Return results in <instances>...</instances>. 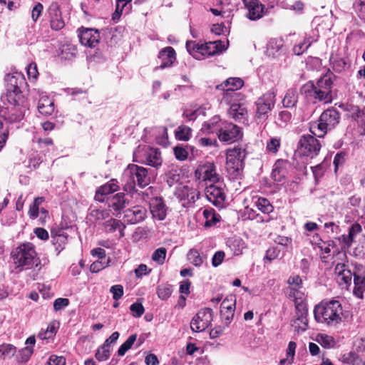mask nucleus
<instances>
[{"mask_svg":"<svg viewBox=\"0 0 365 365\" xmlns=\"http://www.w3.org/2000/svg\"><path fill=\"white\" fill-rule=\"evenodd\" d=\"M333 81L330 75L321 77L314 83L309 81L301 88V93L305 98L314 103L323 101L325 103L332 101L331 88Z\"/></svg>","mask_w":365,"mask_h":365,"instance_id":"nucleus-1","label":"nucleus"},{"mask_svg":"<svg viewBox=\"0 0 365 365\" xmlns=\"http://www.w3.org/2000/svg\"><path fill=\"white\" fill-rule=\"evenodd\" d=\"M314 315L317 322L334 327L342 321V306L338 300L322 301L315 306Z\"/></svg>","mask_w":365,"mask_h":365,"instance_id":"nucleus-2","label":"nucleus"},{"mask_svg":"<svg viewBox=\"0 0 365 365\" xmlns=\"http://www.w3.org/2000/svg\"><path fill=\"white\" fill-rule=\"evenodd\" d=\"M16 91L19 92V89L15 86L13 93H9L8 95L10 105L0 109V117L9 124L20 123L24 119L26 110V106L19 103L20 94H15Z\"/></svg>","mask_w":365,"mask_h":365,"instance_id":"nucleus-3","label":"nucleus"},{"mask_svg":"<svg viewBox=\"0 0 365 365\" xmlns=\"http://www.w3.org/2000/svg\"><path fill=\"white\" fill-rule=\"evenodd\" d=\"M12 256L17 267L30 269L39 263L35 246L31 242H24L18 246L12 252Z\"/></svg>","mask_w":365,"mask_h":365,"instance_id":"nucleus-4","label":"nucleus"},{"mask_svg":"<svg viewBox=\"0 0 365 365\" xmlns=\"http://www.w3.org/2000/svg\"><path fill=\"white\" fill-rule=\"evenodd\" d=\"M339 113L334 108L324 110L318 123L311 127L312 133L319 138H323L328 130H332L339 122Z\"/></svg>","mask_w":365,"mask_h":365,"instance_id":"nucleus-5","label":"nucleus"},{"mask_svg":"<svg viewBox=\"0 0 365 365\" xmlns=\"http://www.w3.org/2000/svg\"><path fill=\"white\" fill-rule=\"evenodd\" d=\"M246 150L242 146H235L227 151L226 169L232 178L240 175L243 169V161L246 157Z\"/></svg>","mask_w":365,"mask_h":365,"instance_id":"nucleus-6","label":"nucleus"},{"mask_svg":"<svg viewBox=\"0 0 365 365\" xmlns=\"http://www.w3.org/2000/svg\"><path fill=\"white\" fill-rule=\"evenodd\" d=\"M134 160L158 168L162 165L161 152L158 148L138 146L133 154Z\"/></svg>","mask_w":365,"mask_h":365,"instance_id":"nucleus-7","label":"nucleus"},{"mask_svg":"<svg viewBox=\"0 0 365 365\" xmlns=\"http://www.w3.org/2000/svg\"><path fill=\"white\" fill-rule=\"evenodd\" d=\"M218 138L222 142H235L242 138L243 133L240 127L229 122H222L217 125Z\"/></svg>","mask_w":365,"mask_h":365,"instance_id":"nucleus-8","label":"nucleus"},{"mask_svg":"<svg viewBox=\"0 0 365 365\" xmlns=\"http://www.w3.org/2000/svg\"><path fill=\"white\" fill-rule=\"evenodd\" d=\"M212 321V309H202L192 318L190 322V328L193 331L200 332L205 330L210 325Z\"/></svg>","mask_w":365,"mask_h":365,"instance_id":"nucleus-9","label":"nucleus"},{"mask_svg":"<svg viewBox=\"0 0 365 365\" xmlns=\"http://www.w3.org/2000/svg\"><path fill=\"white\" fill-rule=\"evenodd\" d=\"M195 177L202 181L218 182L220 178L217 173L216 166L213 163L206 162L199 164L195 171Z\"/></svg>","mask_w":365,"mask_h":365,"instance_id":"nucleus-10","label":"nucleus"},{"mask_svg":"<svg viewBox=\"0 0 365 365\" xmlns=\"http://www.w3.org/2000/svg\"><path fill=\"white\" fill-rule=\"evenodd\" d=\"M299 149L304 155L313 158L318 155L321 149V144L314 137L304 135L299 141Z\"/></svg>","mask_w":365,"mask_h":365,"instance_id":"nucleus-11","label":"nucleus"},{"mask_svg":"<svg viewBox=\"0 0 365 365\" xmlns=\"http://www.w3.org/2000/svg\"><path fill=\"white\" fill-rule=\"evenodd\" d=\"M273 93H267L261 98H258L256 102V117L257 119L266 120L268 117V113L273 108L275 100Z\"/></svg>","mask_w":365,"mask_h":365,"instance_id":"nucleus-12","label":"nucleus"},{"mask_svg":"<svg viewBox=\"0 0 365 365\" xmlns=\"http://www.w3.org/2000/svg\"><path fill=\"white\" fill-rule=\"evenodd\" d=\"M175 195L179 200L184 202V206H187L199 199L200 192L192 186L180 185L176 187Z\"/></svg>","mask_w":365,"mask_h":365,"instance_id":"nucleus-13","label":"nucleus"},{"mask_svg":"<svg viewBox=\"0 0 365 365\" xmlns=\"http://www.w3.org/2000/svg\"><path fill=\"white\" fill-rule=\"evenodd\" d=\"M205 195L207 200L214 205L221 207L225 202L226 195L222 185L216 182L208 185L205 189Z\"/></svg>","mask_w":365,"mask_h":365,"instance_id":"nucleus-14","label":"nucleus"},{"mask_svg":"<svg viewBox=\"0 0 365 365\" xmlns=\"http://www.w3.org/2000/svg\"><path fill=\"white\" fill-rule=\"evenodd\" d=\"M51 29L59 31L65 26L60 6L57 2H52L47 10Z\"/></svg>","mask_w":365,"mask_h":365,"instance_id":"nucleus-15","label":"nucleus"},{"mask_svg":"<svg viewBox=\"0 0 365 365\" xmlns=\"http://www.w3.org/2000/svg\"><path fill=\"white\" fill-rule=\"evenodd\" d=\"M243 3L249 19L257 21L264 15L265 6L259 0H243Z\"/></svg>","mask_w":365,"mask_h":365,"instance_id":"nucleus-16","label":"nucleus"},{"mask_svg":"<svg viewBox=\"0 0 365 365\" xmlns=\"http://www.w3.org/2000/svg\"><path fill=\"white\" fill-rule=\"evenodd\" d=\"M236 299L235 296L227 297L220 306V314L222 321L228 325L233 317L235 309Z\"/></svg>","mask_w":365,"mask_h":365,"instance_id":"nucleus-17","label":"nucleus"},{"mask_svg":"<svg viewBox=\"0 0 365 365\" xmlns=\"http://www.w3.org/2000/svg\"><path fill=\"white\" fill-rule=\"evenodd\" d=\"M128 172L130 173V177L136 178L138 185L140 187H145L150 184V178L148 175V169L137 165H130Z\"/></svg>","mask_w":365,"mask_h":365,"instance_id":"nucleus-18","label":"nucleus"},{"mask_svg":"<svg viewBox=\"0 0 365 365\" xmlns=\"http://www.w3.org/2000/svg\"><path fill=\"white\" fill-rule=\"evenodd\" d=\"M146 216V210L142 206H134L125 211V220L130 224H136L143 221Z\"/></svg>","mask_w":365,"mask_h":365,"instance_id":"nucleus-19","label":"nucleus"},{"mask_svg":"<svg viewBox=\"0 0 365 365\" xmlns=\"http://www.w3.org/2000/svg\"><path fill=\"white\" fill-rule=\"evenodd\" d=\"M150 209L153 218L163 220L167 215V207L160 197H154L150 200Z\"/></svg>","mask_w":365,"mask_h":365,"instance_id":"nucleus-20","label":"nucleus"},{"mask_svg":"<svg viewBox=\"0 0 365 365\" xmlns=\"http://www.w3.org/2000/svg\"><path fill=\"white\" fill-rule=\"evenodd\" d=\"M82 45L88 47H95L99 42L100 35L97 30L86 29L79 34Z\"/></svg>","mask_w":365,"mask_h":365,"instance_id":"nucleus-21","label":"nucleus"},{"mask_svg":"<svg viewBox=\"0 0 365 365\" xmlns=\"http://www.w3.org/2000/svg\"><path fill=\"white\" fill-rule=\"evenodd\" d=\"M244 85V81L240 78H229L222 83L217 86V89L225 91L224 98L230 92L240 89Z\"/></svg>","mask_w":365,"mask_h":365,"instance_id":"nucleus-22","label":"nucleus"},{"mask_svg":"<svg viewBox=\"0 0 365 365\" xmlns=\"http://www.w3.org/2000/svg\"><path fill=\"white\" fill-rule=\"evenodd\" d=\"M119 188L116 180L113 179L108 183L101 186L98 188L96 192L95 199L99 202L105 200L104 195H109L117 191Z\"/></svg>","mask_w":365,"mask_h":365,"instance_id":"nucleus-23","label":"nucleus"},{"mask_svg":"<svg viewBox=\"0 0 365 365\" xmlns=\"http://www.w3.org/2000/svg\"><path fill=\"white\" fill-rule=\"evenodd\" d=\"M35 343L36 339L34 336H31L26 339V344L27 346L19 350L16 356L17 360L19 362L25 363L28 361L34 352L33 346H34Z\"/></svg>","mask_w":365,"mask_h":365,"instance_id":"nucleus-24","label":"nucleus"},{"mask_svg":"<svg viewBox=\"0 0 365 365\" xmlns=\"http://www.w3.org/2000/svg\"><path fill=\"white\" fill-rule=\"evenodd\" d=\"M158 58L161 61L160 68L169 67L173 65L176 59L175 51L170 46L166 47L160 51Z\"/></svg>","mask_w":365,"mask_h":365,"instance_id":"nucleus-25","label":"nucleus"},{"mask_svg":"<svg viewBox=\"0 0 365 365\" xmlns=\"http://www.w3.org/2000/svg\"><path fill=\"white\" fill-rule=\"evenodd\" d=\"M228 114L230 117L237 121L245 123L247 120V108L240 103H234L231 105L228 110Z\"/></svg>","mask_w":365,"mask_h":365,"instance_id":"nucleus-26","label":"nucleus"},{"mask_svg":"<svg viewBox=\"0 0 365 365\" xmlns=\"http://www.w3.org/2000/svg\"><path fill=\"white\" fill-rule=\"evenodd\" d=\"M68 237V235L63 230H51L52 242L56 246L58 253L64 249L67 244Z\"/></svg>","mask_w":365,"mask_h":365,"instance_id":"nucleus-27","label":"nucleus"},{"mask_svg":"<svg viewBox=\"0 0 365 365\" xmlns=\"http://www.w3.org/2000/svg\"><path fill=\"white\" fill-rule=\"evenodd\" d=\"M284 51L283 42L282 39H271L267 44V52L268 56L276 58Z\"/></svg>","mask_w":365,"mask_h":365,"instance_id":"nucleus-28","label":"nucleus"},{"mask_svg":"<svg viewBox=\"0 0 365 365\" xmlns=\"http://www.w3.org/2000/svg\"><path fill=\"white\" fill-rule=\"evenodd\" d=\"M38 110L43 115H50L54 110L53 102L47 96H42L38 103Z\"/></svg>","mask_w":365,"mask_h":365,"instance_id":"nucleus-29","label":"nucleus"},{"mask_svg":"<svg viewBox=\"0 0 365 365\" xmlns=\"http://www.w3.org/2000/svg\"><path fill=\"white\" fill-rule=\"evenodd\" d=\"M202 215L205 220V227H211L219 222V216L216 211L211 207H205L202 210Z\"/></svg>","mask_w":365,"mask_h":365,"instance_id":"nucleus-30","label":"nucleus"},{"mask_svg":"<svg viewBox=\"0 0 365 365\" xmlns=\"http://www.w3.org/2000/svg\"><path fill=\"white\" fill-rule=\"evenodd\" d=\"M354 295L359 299H363L365 292V277L354 274Z\"/></svg>","mask_w":365,"mask_h":365,"instance_id":"nucleus-31","label":"nucleus"},{"mask_svg":"<svg viewBox=\"0 0 365 365\" xmlns=\"http://www.w3.org/2000/svg\"><path fill=\"white\" fill-rule=\"evenodd\" d=\"M104 226L106 232H113L118 230L120 237L124 236L123 230L125 228V225L120 220L111 218L104 223Z\"/></svg>","mask_w":365,"mask_h":365,"instance_id":"nucleus-32","label":"nucleus"},{"mask_svg":"<svg viewBox=\"0 0 365 365\" xmlns=\"http://www.w3.org/2000/svg\"><path fill=\"white\" fill-rule=\"evenodd\" d=\"M125 195L122 192H119L113 195L109 200V207L115 211H120L123 210L125 207Z\"/></svg>","mask_w":365,"mask_h":365,"instance_id":"nucleus-33","label":"nucleus"},{"mask_svg":"<svg viewBox=\"0 0 365 365\" xmlns=\"http://www.w3.org/2000/svg\"><path fill=\"white\" fill-rule=\"evenodd\" d=\"M298 101V93L296 89H289L286 93L284 98L282 100V103L284 107L291 108L294 107Z\"/></svg>","mask_w":365,"mask_h":365,"instance_id":"nucleus-34","label":"nucleus"},{"mask_svg":"<svg viewBox=\"0 0 365 365\" xmlns=\"http://www.w3.org/2000/svg\"><path fill=\"white\" fill-rule=\"evenodd\" d=\"M361 226L359 224H353L351 227L349 228V235H343V240L344 243L348 246H351L355 236L359 234L361 232Z\"/></svg>","mask_w":365,"mask_h":365,"instance_id":"nucleus-35","label":"nucleus"},{"mask_svg":"<svg viewBox=\"0 0 365 365\" xmlns=\"http://www.w3.org/2000/svg\"><path fill=\"white\" fill-rule=\"evenodd\" d=\"M110 215L108 210L103 209H92L88 214L90 221H101L108 218Z\"/></svg>","mask_w":365,"mask_h":365,"instance_id":"nucleus-36","label":"nucleus"},{"mask_svg":"<svg viewBox=\"0 0 365 365\" xmlns=\"http://www.w3.org/2000/svg\"><path fill=\"white\" fill-rule=\"evenodd\" d=\"M215 43L211 41L205 44H200V48H197L200 59L202 57H209L216 55V50H215Z\"/></svg>","mask_w":365,"mask_h":365,"instance_id":"nucleus-37","label":"nucleus"},{"mask_svg":"<svg viewBox=\"0 0 365 365\" xmlns=\"http://www.w3.org/2000/svg\"><path fill=\"white\" fill-rule=\"evenodd\" d=\"M191 132L190 127L181 125L175 130V138L179 140L187 141L191 137Z\"/></svg>","mask_w":365,"mask_h":365,"instance_id":"nucleus-38","label":"nucleus"},{"mask_svg":"<svg viewBox=\"0 0 365 365\" xmlns=\"http://www.w3.org/2000/svg\"><path fill=\"white\" fill-rule=\"evenodd\" d=\"M16 352V348L11 344H3L0 345V357L1 359L11 358Z\"/></svg>","mask_w":365,"mask_h":365,"instance_id":"nucleus-39","label":"nucleus"},{"mask_svg":"<svg viewBox=\"0 0 365 365\" xmlns=\"http://www.w3.org/2000/svg\"><path fill=\"white\" fill-rule=\"evenodd\" d=\"M257 207L263 213H270L273 210V207L269 201L264 197H259L255 202Z\"/></svg>","mask_w":365,"mask_h":365,"instance_id":"nucleus-40","label":"nucleus"},{"mask_svg":"<svg viewBox=\"0 0 365 365\" xmlns=\"http://www.w3.org/2000/svg\"><path fill=\"white\" fill-rule=\"evenodd\" d=\"M44 201L42 197H36L32 205H30L29 215L32 219H36L38 215L39 206Z\"/></svg>","mask_w":365,"mask_h":365,"instance_id":"nucleus-41","label":"nucleus"},{"mask_svg":"<svg viewBox=\"0 0 365 365\" xmlns=\"http://www.w3.org/2000/svg\"><path fill=\"white\" fill-rule=\"evenodd\" d=\"M292 326L298 333L306 331L308 328L307 317H303V319L302 318H295L292 321Z\"/></svg>","mask_w":365,"mask_h":365,"instance_id":"nucleus-42","label":"nucleus"},{"mask_svg":"<svg viewBox=\"0 0 365 365\" xmlns=\"http://www.w3.org/2000/svg\"><path fill=\"white\" fill-rule=\"evenodd\" d=\"M137 335L136 334H132L130 335L127 340L119 347L118 350V354L119 356H123L128 351L132 346L133 345L134 342L136 341Z\"/></svg>","mask_w":365,"mask_h":365,"instance_id":"nucleus-43","label":"nucleus"},{"mask_svg":"<svg viewBox=\"0 0 365 365\" xmlns=\"http://www.w3.org/2000/svg\"><path fill=\"white\" fill-rule=\"evenodd\" d=\"M349 66V61L344 58L334 59L332 61L333 69L338 73L344 71Z\"/></svg>","mask_w":365,"mask_h":365,"instance_id":"nucleus-44","label":"nucleus"},{"mask_svg":"<svg viewBox=\"0 0 365 365\" xmlns=\"http://www.w3.org/2000/svg\"><path fill=\"white\" fill-rule=\"evenodd\" d=\"M341 361L344 364H349L351 365H359V360L357 354L353 351L344 354L341 356Z\"/></svg>","mask_w":365,"mask_h":365,"instance_id":"nucleus-45","label":"nucleus"},{"mask_svg":"<svg viewBox=\"0 0 365 365\" xmlns=\"http://www.w3.org/2000/svg\"><path fill=\"white\" fill-rule=\"evenodd\" d=\"M167 250L165 247L158 248L152 255V259L159 264H163L165 260Z\"/></svg>","mask_w":365,"mask_h":365,"instance_id":"nucleus-46","label":"nucleus"},{"mask_svg":"<svg viewBox=\"0 0 365 365\" xmlns=\"http://www.w3.org/2000/svg\"><path fill=\"white\" fill-rule=\"evenodd\" d=\"M173 289L171 285L165 284L158 287L157 294L160 299L165 300L172 294Z\"/></svg>","mask_w":365,"mask_h":365,"instance_id":"nucleus-47","label":"nucleus"},{"mask_svg":"<svg viewBox=\"0 0 365 365\" xmlns=\"http://www.w3.org/2000/svg\"><path fill=\"white\" fill-rule=\"evenodd\" d=\"M336 279L339 285L348 287L351 283L352 273L351 270L349 269L344 273H342L341 275L338 276Z\"/></svg>","mask_w":365,"mask_h":365,"instance_id":"nucleus-48","label":"nucleus"},{"mask_svg":"<svg viewBox=\"0 0 365 365\" xmlns=\"http://www.w3.org/2000/svg\"><path fill=\"white\" fill-rule=\"evenodd\" d=\"M187 259L195 266H200L202 263V259L197 250L191 249L187 253Z\"/></svg>","mask_w":365,"mask_h":365,"instance_id":"nucleus-49","label":"nucleus"},{"mask_svg":"<svg viewBox=\"0 0 365 365\" xmlns=\"http://www.w3.org/2000/svg\"><path fill=\"white\" fill-rule=\"evenodd\" d=\"M301 287H289V297L294 299L295 305L297 302H304V293L300 291Z\"/></svg>","mask_w":365,"mask_h":365,"instance_id":"nucleus-50","label":"nucleus"},{"mask_svg":"<svg viewBox=\"0 0 365 365\" xmlns=\"http://www.w3.org/2000/svg\"><path fill=\"white\" fill-rule=\"evenodd\" d=\"M110 354V349L109 347L104 346L103 344L98 348L96 353V358L99 361H103L107 360Z\"/></svg>","mask_w":365,"mask_h":365,"instance_id":"nucleus-51","label":"nucleus"},{"mask_svg":"<svg viewBox=\"0 0 365 365\" xmlns=\"http://www.w3.org/2000/svg\"><path fill=\"white\" fill-rule=\"evenodd\" d=\"M317 341L324 348H330L334 346V339L328 335L319 334L317 336Z\"/></svg>","mask_w":365,"mask_h":365,"instance_id":"nucleus-52","label":"nucleus"},{"mask_svg":"<svg viewBox=\"0 0 365 365\" xmlns=\"http://www.w3.org/2000/svg\"><path fill=\"white\" fill-rule=\"evenodd\" d=\"M291 113L287 110H282L279 113L276 123L280 127L285 126L291 119Z\"/></svg>","mask_w":365,"mask_h":365,"instance_id":"nucleus-53","label":"nucleus"},{"mask_svg":"<svg viewBox=\"0 0 365 365\" xmlns=\"http://www.w3.org/2000/svg\"><path fill=\"white\" fill-rule=\"evenodd\" d=\"M295 318H302V319H303V317H307L308 309L307 304L304 302H297L295 305Z\"/></svg>","mask_w":365,"mask_h":365,"instance_id":"nucleus-54","label":"nucleus"},{"mask_svg":"<svg viewBox=\"0 0 365 365\" xmlns=\"http://www.w3.org/2000/svg\"><path fill=\"white\" fill-rule=\"evenodd\" d=\"M200 44L195 41H187L186 48L187 51L196 59H200L197 48H200Z\"/></svg>","mask_w":365,"mask_h":365,"instance_id":"nucleus-55","label":"nucleus"},{"mask_svg":"<svg viewBox=\"0 0 365 365\" xmlns=\"http://www.w3.org/2000/svg\"><path fill=\"white\" fill-rule=\"evenodd\" d=\"M56 332V329L53 324H49L46 329V330L43 331L41 330L39 333L38 336L43 340L51 338Z\"/></svg>","mask_w":365,"mask_h":365,"instance_id":"nucleus-56","label":"nucleus"},{"mask_svg":"<svg viewBox=\"0 0 365 365\" xmlns=\"http://www.w3.org/2000/svg\"><path fill=\"white\" fill-rule=\"evenodd\" d=\"M110 292L113 294V298L114 300L118 301L120 299L124 293L123 287L120 284H115L110 287Z\"/></svg>","mask_w":365,"mask_h":365,"instance_id":"nucleus-57","label":"nucleus"},{"mask_svg":"<svg viewBox=\"0 0 365 365\" xmlns=\"http://www.w3.org/2000/svg\"><path fill=\"white\" fill-rule=\"evenodd\" d=\"M312 41H309L308 43L304 41L301 42L293 47V52L296 55H301L308 49V48L312 45Z\"/></svg>","mask_w":365,"mask_h":365,"instance_id":"nucleus-58","label":"nucleus"},{"mask_svg":"<svg viewBox=\"0 0 365 365\" xmlns=\"http://www.w3.org/2000/svg\"><path fill=\"white\" fill-rule=\"evenodd\" d=\"M130 309L132 314L134 317H141L145 311L143 304L139 302L133 303L130 306Z\"/></svg>","mask_w":365,"mask_h":365,"instance_id":"nucleus-59","label":"nucleus"},{"mask_svg":"<svg viewBox=\"0 0 365 365\" xmlns=\"http://www.w3.org/2000/svg\"><path fill=\"white\" fill-rule=\"evenodd\" d=\"M280 147V140L279 138H271L267 143V149L273 153H276Z\"/></svg>","mask_w":365,"mask_h":365,"instance_id":"nucleus-60","label":"nucleus"},{"mask_svg":"<svg viewBox=\"0 0 365 365\" xmlns=\"http://www.w3.org/2000/svg\"><path fill=\"white\" fill-rule=\"evenodd\" d=\"M174 154L175 158L179 160H185L187 158L188 152L182 147H175Z\"/></svg>","mask_w":365,"mask_h":365,"instance_id":"nucleus-61","label":"nucleus"},{"mask_svg":"<svg viewBox=\"0 0 365 365\" xmlns=\"http://www.w3.org/2000/svg\"><path fill=\"white\" fill-rule=\"evenodd\" d=\"M69 304V300L67 298H58L53 302V309L55 311H60L66 308Z\"/></svg>","mask_w":365,"mask_h":365,"instance_id":"nucleus-62","label":"nucleus"},{"mask_svg":"<svg viewBox=\"0 0 365 365\" xmlns=\"http://www.w3.org/2000/svg\"><path fill=\"white\" fill-rule=\"evenodd\" d=\"M9 131L7 128H3V123L0 120V151L6 144L8 138Z\"/></svg>","mask_w":365,"mask_h":365,"instance_id":"nucleus-63","label":"nucleus"},{"mask_svg":"<svg viewBox=\"0 0 365 365\" xmlns=\"http://www.w3.org/2000/svg\"><path fill=\"white\" fill-rule=\"evenodd\" d=\"M66 360L63 356L52 355L49 358V365H65Z\"/></svg>","mask_w":365,"mask_h":365,"instance_id":"nucleus-64","label":"nucleus"}]
</instances>
